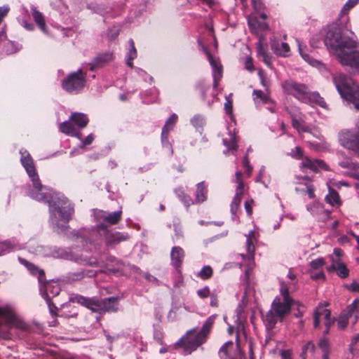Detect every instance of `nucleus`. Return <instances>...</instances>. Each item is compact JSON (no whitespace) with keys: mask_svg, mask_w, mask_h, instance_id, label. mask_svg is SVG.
I'll return each instance as SVG.
<instances>
[{"mask_svg":"<svg viewBox=\"0 0 359 359\" xmlns=\"http://www.w3.org/2000/svg\"><path fill=\"white\" fill-rule=\"evenodd\" d=\"M59 129L62 133L72 137H76L81 140V133L76 131L74 123L71 122L69 120L60 123Z\"/></svg>","mask_w":359,"mask_h":359,"instance_id":"29","label":"nucleus"},{"mask_svg":"<svg viewBox=\"0 0 359 359\" xmlns=\"http://www.w3.org/2000/svg\"><path fill=\"white\" fill-rule=\"evenodd\" d=\"M252 4L256 11H260L263 8V4L261 0H252Z\"/></svg>","mask_w":359,"mask_h":359,"instance_id":"62","label":"nucleus"},{"mask_svg":"<svg viewBox=\"0 0 359 359\" xmlns=\"http://www.w3.org/2000/svg\"><path fill=\"white\" fill-rule=\"evenodd\" d=\"M203 50L207 56L208 62L212 69V76L214 79V86L217 85V81L219 80L222 76V66L218 59L215 58L210 53L203 48Z\"/></svg>","mask_w":359,"mask_h":359,"instance_id":"19","label":"nucleus"},{"mask_svg":"<svg viewBox=\"0 0 359 359\" xmlns=\"http://www.w3.org/2000/svg\"><path fill=\"white\" fill-rule=\"evenodd\" d=\"M95 139V136L93 134L88 135L84 140H83L79 145V148H84L88 145L92 144Z\"/></svg>","mask_w":359,"mask_h":359,"instance_id":"49","label":"nucleus"},{"mask_svg":"<svg viewBox=\"0 0 359 359\" xmlns=\"http://www.w3.org/2000/svg\"><path fill=\"white\" fill-rule=\"evenodd\" d=\"M359 3V0H348L344 5L341 14H346L348 11Z\"/></svg>","mask_w":359,"mask_h":359,"instance_id":"45","label":"nucleus"},{"mask_svg":"<svg viewBox=\"0 0 359 359\" xmlns=\"http://www.w3.org/2000/svg\"><path fill=\"white\" fill-rule=\"evenodd\" d=\"M335 87L347 104H353L356 111H359V86L351 78L343 74L333 76Z\"/></svg>","mask_w":359,"mask_h":359,"instance_id":"7","label":"nucleus"},{"mask_svg":"<svg viewBox=\"0 0 359 359\" xmlns=\"http://www.w3.org/2000/svg\"><path fill=\"white\" fill-rule=\"evenodd\" d=\"M315 345L311 341L307 342L303 347L301 356L305 359L309 353L313 354L315 351Z\"/></svg>","mask_w":359,"mask_h":359,"instance_id":"43","label":"nucleus"},{"mask_svg":"<svg viewBox=\"0 0 359 359\" xmlns=\"http://www.w3.org/2000/svg\"><path fill=\"white\" fill-rule=\"evenodd\" d=\"M293 305L297 306V310H298V311L294 313V316L296 317H297V318L302 317L303 316L304 311L301 310L300 307H302L303 306L299 302H294V301Z\"/></svg>","mask_w":359,"mask_h":359,"instance_id":"61","label":"nucleus"},{"mask_svg":"<svg viewBox=\"0 0 359 359\" xmlns=\"http://www.w3.org/2000/svg\"><path fill=\"white\" fill-rule=\"evenodd\" d=\"M235 182L237 184L236 194L231 203V213L232 219H234L236 212L239 209L242 196L244 191V184L243 180V174L241 171H236L235 174Z\"/></svg>","mask_w":359,"mask_h":359,"instance_id":"13","label":"nucleus"},{"mask_svg":"<svg viewBox=\"0 0 359 359\" xmlns=\"http://www.w3.org/2000/svg\"><path fill=\"white\" fill-rule=\"evenodd\" d=\"M213 323L214 318L212 316L209 317L205 321L200 331H197L196 328L187 331L177 344H180L187 353L190 354L205 343Z\"/></svg>","mask_w":359,"mask_h":359,"instance_id":"5","label":"nucleus"},{"mask_svg":"<svg viewBox=\"0 0 359 359\" xmlns=\"http://www.w3.org/2000/svg\"><path fill=\"white\" fill-rule=\"evenodd\" d=\"M318 346L322 349V351H327L329 348V343L327 339H322L318 342Z\"/></svg>","mask_w":359,"mask_h":359,"instance_id":"56","label":"nucleus"},{"mask_svg":"<svg viewBox=\"0 0 359 359\" xmlns=\"http://www.w3.org/2000/svg\"><path fill=\"white\" fill-rule=\"evenodd\" d=\"M348 289L353 292H359V282L353 281L349 285Z\"/></svg>","mask_w":359,"mask_h":359,"instance_id":"63","label":"nucleus"},{"mask_svg":"<svg viewBox=\"0 0 359 359\" xmlns=\"http://www.w3.org/2000/svg\"><path fill=\"white\" fill-rule=\"evenodd\" d=\"M130 238V236L126 232L113 231L107 230L104 234V240L107 247L114 246L126 241Z\"/></svg>","mask_w":359,"mask_h":359,"instance_id":"18","label":"nucleus"},{"mask_svg":"<svg viewBox=\"0 0 359 359\" xmlns=\"http://www.w3.org/2000/svg\"><path fill=\"white\" fill-rule=\"evenodd\" d=\"M184 257V250L181 247L175 246L171 249V264L175 269L179 270L181 268Z\"/></svg>","mask_w":359,"mask_h":359,"instance_id":"23","label":"nucleus"},{"mask_svg":"<svg viewBox=\"0 0 359 359\" xmlns=\"http://www.w3.org/2000/svg\"><path fill=\"white\" fill-rule=\"evenodd\" d=\"M343 251L340 248H334L333 250V255L330 256H333L335 259H341V257L343 256Z\"/></svg>","mask_w":359,"mask_h":359,"instance_id":"60","label":"nucleus"},{"mask_svg":"<svg viewBox=\"0 0 359 359\" xmlns=\"http://www.w3.org/2000/svg\"><path fill=\"white\" fill-rule=\"evenodd\" d=\"M245 68L250 72L254 71L255 69L252 63V60L250 57H248L246 58L245 62Z\"/></svg>","mask_w":359,"mask_h":359,"instance_id":"57","label":"nucleus"},{"mask_svg":"<svg viewBox=\"0 0 359 359\" xmlns=\"http://www.w3.org/2000/svg\"><path fill=\"white\" fill-rule=\"evenodd\" d=\"M229 139L224 138L223 139V144L226 147V151H224L226 154V152H232L233 153L237 150L238 145L236 143V136L234 134H232L231 132L229 134Z\"/></svg>","mask_w":359,"mask_h":359,"instance_id":"37","label":"nucleus"},{"mask_svg":"<svg viewBox=\"0 0 359 359\" xmlns=\"http://www.w3.org/2000/svg\"><path fill=\"white\" fill-rule=\"evenodd\" d=\"M118 33H119L118 29L116 27H114L111 29H109V31L107 32V37L110 40H113L117 37V36L118 35Z\"/></svg>","mask_w":359,"mask_h":359,"instance_id":"55","label":"nucleus"},{"mask_svg":"<svg viewBox=\"0 0 359 359\" xmlns=\"http://www.w3.org/2000/svg\"><path fill=\"white\" fill-rule=\"evenodd\" d=\"M177 115L175 114H171V116L166 120L165 125L162 129L161 133V140L163 144L168 142V133L172 130L177 121Z\"/></svg>","mask_w":359,"mask_h":359,"instance_id":"28","label":"nucleus"},{"mask_svg":"<svg viewBox=\"0 0 359 359\" xmlns=\"http://www.w3.org/2000/svg\"><path fill=\"white\" fill-rule=\"evenodd\" d=\"M32 14L34 22L38 25L39 29L43 33H47L46 22L43 14L39 12L34 6L32 8Z\"/></svg>","mask_w":359,"mask_h":359,"instance_id":"34","label":"nucleus"},{"mask_svg":"<svg viewBox=\"0 0 359 359\" xmlns=\"http://www.w3.org/2000/svg\"><path fill=\"white\" fill-rule=\"evenodd\" d=\"M19 261L32 274L38 276L39 283L42 282L45 274L43 270L38 269L36 266L25 259L19 258Z\"/></svg>","mask_w":359,"mask_h":359,"instance_id":"31","label":"nucleus"},{"mask_svg":"<svg viewBox=\"0 0 359 359\" xmlns=\"http://www.w3.org/2000/svg\"><path fill=\"white\" fill-rule=\"evenodd\" d=\"M207 188L204 182H201L196 185V191L195 194V201L196 203H203L207 198Z\"/></svg>","mask_w":359,"mask_h":359,"instance_id":"36","label":"nucleus"},{"mask_svg":"<svg viewBox=\"0 0 359 359\" xmlns=\"http://www.w3.org/2000/svg\"><path fill=\"white\" fill-rule=\"evenodd\" d=\"M280 292L283 298L276 297L271 304V309L267 312L264 322L268 328L272 329L278 320H282L285 316L290 313L294 300L288 294L289 287L283 283Z\"/></svg>","mask_w":359,"mask_h":359,"instance_id":"4","label":"nucleus"},{"mask_svg":"<svg viewBox=\"0 0 359 359\" xmlns=\"http://www.w3.org/2000/svg\"><path fill=\"white\" fill-rule=\"evenodd\" d=\"M122 215L121 208L118 210L107 212L101 210H95L94 216L95 220L99 222L104 221L110 225L116 224L121 220Z\"/></svg>","mask_w":359,"mask_h":359,"instance_id":"15","label":"nucleus"},{"mask_svg":"<svg viewBox=\"0 0 359 359\" xmlns=\"http://www.w3.org/2000/svg\"><path fill=\"white\" fill-rule=\"evenodd\" d=\"M253 101L257 107L266 104H273V100L271 98L269 92L266 89L265 92L260 90H254L252 92Z\"/></svg>","mask_w":359,"mask_h":359,"instance_id":"24","label":"nucleus"},{"mask_svg":"<svg viewBox=\"0 0 359 359\" xmlns=\"http://www.w3.org/2000/svg\"><path fill=\"white\" fill-rule=\"evenodd\" d=\"M325 201L333 207H339L341 204L339 194L330 187L328 194L325 196Z\"/></svg>","mask_w":359,"mask_h":359,"instance_id":"33","label":"nucleus"},{"mask_svg":"<svg viewBox=\"0 0 359 359\" xmlns=\"http://www.w3.org/2000/svg\"><path fill=\"white\" fill-rule=\"evenodd\" d=\"M20 154L21 163L32 182L28 195L33 199L48 203L52 227L56 231L63 229L74 215V205L63 195L54 194L51 189L41 184L33 159L27 151L21 150Z\"/></svg>","mask_w":359,"mask_h":359,"instance_id":"1","label":"nucleus"},{"mask_svg":"<svg viewBox=\"0 0 359 359\" xmlns=\"http://www.w3.org/2000/svg\"><path fill=\"white\" fill-rule=\"evenodd\" d=\"M292 118V127L296 129L298 133L310 132V126L305 123L304 114L299 112L297 114L288 111Z\"/></svg>","mask_w":359,"mask_h":359,"instance_id":"21","label":"nucleus"},{"mask_svg":"<svg viewBox=\"0 0 359 359\" xmlns=\"http://www.w3.org/2000/svg\"><path fill=\"white\" fill-rule=\"evenodd\" d=\"M271 48L276 55L284 57L290 55V48L288 43L280 42L276 38L271 40Z\"/></svg>","mask_w":359,"mask_h":359,"instance_id":"22","label":"nucleus"},{"mask_svg":"<svg viewBox=\"0 0 359 359\" xmlns=\"http://www.w3.org/2000/svg\"><path fill=\"white\" fill-rule=\"evenodd\" d=\"M29 251L41 257L61 258L88 266H100L96 258L88 257L86 252L80 253L81 250L78 248L67 250L57 247L37 245L29 247Z\"/></svg>","mask_w":359,"mask_h":359,"instance_id":"3","label":"nucleus"},{"mask_svg":"<svg viewBox=\"0 0 359 359\" xmlns=\"http://www.w3.org/2000/svg\"><path fill=\"white\" fill-rule=\"evenodd\" d=\"M325 264L323 258H318L310 262L311 268L313 269H318L321 268Z\"/></svg>","mask_w":359,"mask_h":359,"instance_id":"48","label":"nucleus"},{"mask_svg":"<svg viewBox=\"0 0 359 359\" xmlns=\"http://www.w3.org/2000/svg\"><path fill=\"white\" fill-rule=\"evenodd\" d=\"M299 52L302 58L313 67H317L320 65V62L310 57L303 49V47L299 40H297Z\"/></svg>","mask_w":359,"mask_h":359,"instance_id":"38","label":"nucleus"},{"mask_svg":"<svg viewBox=\"0 0 359 359\" xmlns=\"http://www.w3.org/2000/svg\"><path fill=\"white\" fill-rule=\"evenodd\" d=\"M266 15L264 13L260 15L252 14L248 16V22L249 27L252 33L258 34L259 32L266 30L268 25L265 22Z\"/></svg>","mask_w":359,"mask_h":359,"instance_id":"16","label":"nucleus"},{"mask_svg":"<svg viewBox=\"0 0 359 359\" xmlns=\"http://www.w3.org/2000/svg\"><path fill=\"white\" fill-rule=\"evenodd\" d=\"M280 355L281 359H292V353L290 349L280 350Z\"/></svg>","mask_w":359,"mask_h":359,"instance_id":"54","label":"nucleus"},{"mask_svg":"<svg viewBox=\"0 0 359 359\" xmlns=\"http://www.w3.org/2000/svg\"><path fill=\"white\" fill-rule=\"evenodd\" d=\"M338 140L343 147L359 151V134L349 130H343L339 133Z\"/></svg>","mask_w":359,"mask_h":359,"instance_id":"12","label":"nucleus"},{"mask_svg":"<svg viewBox=\"0 0 359 359\" xmlns=\"http://www.w3.org/2000/svg\"><path fill=\"white\" fill-rule=\"evenodd\" d=\"M69 121L74 123L79 128H85L89 121L86 114L79 112L72 113L69 117Z\"/></svg>","mask_w":359,"mask_h":359,"instance_id":"30","label":"nucleus"},{"mask_svg":"<svg viewBox=\"0 0 359 359\" xmlns=\"http://www.w3.org/2000/svg\"><path fill=\"white\" fill-rule=\"evenodd\" d=\"M78 302L93 312L103 313L102 299L97 298H87L84 297H79Z\"/></svg>","mask_w":359,"mask_h":359,"instance_id":"20","label":"nucleus"},{"mask_svg":"<svg viewBox=\"0 0 359 359\" xmlns=\"http://www.w3.org/2000/svg\"><path fill=\"white\" fill-rule=\"evenodd\" d=\"M40 284L41 294L50 306V299L59 294L60 292V286L57 283L53 281H48L44 283L41 282Z\"/></svg>","mask_w":359,"mask_h":359,"instance_id":"17","label":"nucleus"},{"mask_svg":"<svg viewBox=\"0 0 359 359\" xmlns=\"http://www.w3.org/2000/svg\"><path fill=\"white\" fill-rule=\"evenodd\" d=\"M175 192L187 207H189L194 203L190 196L186 194L182 188L176 189Z\"/></svg>","mask_w":359,"mask_h":359,"instance_id":"40","label":"nucleus"},{"mask_svg":"<svg viewBox=\"0 0 359 359\" xmlns=\"http://www.w3.org/2000/svg\"><path fill=\"white\" fill-rule=\"evenodd\" d=\"M330 259L332 264L328 268V271H330V269L334 270L339 277L342 278H346L348 276V270L341 259H335L333 256H330Z\"/></svg>","mask_w":359,"mask_h":359,"instance_id":"25","label":"nucleus"},{"mask_svg":"<svg viewBox=\"0 0 359 359\" xmlns=\"http://www.w3.org/2000/svg\"><path fill=\"white\" fill-rule=\"evenodd\" d=\"M246 250L247 255L241 254V257L245 262L247 269L245 270V276L248 278L250 271L252 270L255 265L254 255H255V242L256 241L255 236V231H250L246 236Z\"/></svg>","mask_w":359,"mask_h":359,"instance_id":"9","label":"nucleus"},{"mask_svg":"<svg viewBox=\"0 0 359 359\" xmlns=\"http://www.w3.org/2000/svg\"><path fill=\"white\" fill-rule=\"evenodd\" d=\"M243 167L245 168V171H246L247 175L248 176H250L251 172H252V168L250 165V162H249V160H248V154H246L243 157Z\"/></svg>","mask_w":359,"mask_h":359,"instance_id":"53","label":"nucleus"},{"mask_svg":"<svg viewBox=\"0 0 359 359\" xmlns=\"http://www.w3.org/2000/svg\"><path fill=\"white\" fill-rule=\"evenodd\" d=\"M329 306L328 302L320 303L319 305L316 307L313 312V326L317 328L320 324V320L322 318L325 319V324L326 326V330H325V333L327 334L329 332V329L331 326L332 320H331V313L329 309H325V306Z\"/></svg>","mask_w":359,"mask_h":359,"instance_id":"14","label":"nucleus"},{"mask_svg":"<svg viewBox=\"0 0 359 359\" xmlns=\"http://www.w3.org/2000/svg\"><path fill=\"white\" fill-rule=\"evenodd\" d=\"M130 50L127 55L126 64L128 66L133 67V60L137 57V50L135 47L134 41L130 39L129 40Z\"/></svg>","mask_w":359,"mask_h":359,"instance_id":"39","label":"nucleus"},{"mask_svg":"<svg viewBox=\"0 0 359 359\" xmlns=\"http://www.w3.org/2000/svg\"><path fill=\"white\" fill-rule=\"evenodd\" d=\"M359 299H355L349 304L344 310L341 311L337 319V327L339 330H344L348 323V318L353 315L355 316V322L358 318Z\"/></svg>","mask_w":359,"mask_h":359,"instance_id":"11","label":"nucleus"},{"mask_svg":"<svg viewBox=\"0 0 359 359\" xmlns=\"http://www.w3.org/2000/svg\"><path fill=\"white\" fill-rule=\"evenodd\" d=\"M0 321L6 323V327L25 330L27 328V325L16 318L13 311L8 307H0Z\"/></svg>","mask_w":359,"mask_h":359,"instance_id":"10","label":"nucleus"},{"mask_svg":"<svg viewBox=\"0 0 359 359\" xmlns=\"http://www.w3.org/2000/svg\"><path fill=\"white\" fill-rule=\"evenodd\" d=\"M324 41L341 65L349 67L354 74L359 72V41L353 33L348 36L341 34L337 29H329Z\"/></svg>","mask_w":359,"mask_h":359,"instance_id":"2","label":"nucleus"},{"mask_svg":"<svg viewBox=\"0 0 359 359\" xmlns=\"http://www.w3.org/2000/svg\"><path fill=\"white\" fill-rule=\"evenodd\" d=\"M295 191L299 194H306V187L304 184L299 183V186L295 187Z\"/></svg>","mask_w":359,"mask_h":359,"instance_id":"64","label":"nucleus"},{"mask_svg":"<svg viewBox=\"0 0 359 359\" xmlns=\"http://www.w3.org/2000/svg\"><path fill=\"white\" fill-rule=\"evenodd\" d=\"M226 101L224 104V110L226 114H231L232 111V102L228 97L226 98Z\"/></svg>","mask_w":359,"mask_h":359,"instance_id":"58","label":"nucleus"},{"mask_svg":"<svg viewBox=\"0 0 359 359\" xmlns=\"http://www.w3.org/2000/svg\"><path fill=\"white\" fill-rule=\"evenodd\" d=\"M118 299L109 297L102 299L103 312L116 311L118 310Z\"/></svg>","mask_w":359,"mask_h":359,"instance_id":"35","label":"nucleus"},{"mask_svg":"<svg viewBox=\"0 0 359 359\" xmlns=\"http://www.w3.org/2000/svg\"><path fill=\"white\" fill-rule=\"evenodd\" d=\"M213 273L212 269L211 266L206 265L204 266L201 271L198 272V277H200L203 280H207L212 277Z\"/></svg>","mask_w":359,"mask_h":359,"instance_id":"42","label":"nucleus"},{"mask_svg":"<svg viewBox=\"0 0 359 359\" xmlns=\"http://www.w3.org/2000/svg\"><path fill=\"white\" fill-rule=\"evenodd\" d=\"M210 289L208 286L197 290V294L200 298H207L210 295Z\"/></svg>","mask_w":359,"mask_h":359,"instance_id":"52","label":"nucleus"},{"mask_svg":"<svg viewBox=\"0 0 359 359\" xmlns=\"http://www.w3.org/2000/svg\"><path fill=\"white\" fill-rule=\"evenodd\" d=\"M304 186L306 187V194H308L310 198H314L315 194L313 184H311L309 182H306L304 183Z\"/></svg>","mask_w":359,"mask_h":359,"instance_id":"50","label":"nucleus"},{"mask_svg":"<svg viewBox=\"0 0 359 359\" xmlns=\"http://www.w3.org/2000/svg\"><path fill=\"white\" fill-rule=\"evenodd\" d=\"M233 342L231 341H228L224 343L222 346L219 348V355L221 359H225L227 356V348L229 346H232Z\"/></svg>","mask_w":359,"mask_h":359,"instance_id":"47","label":"nucleus"},{"mask_svg":"<svg viewBox=\"0 0 359 359\" xmlns=\"http://www.w3.org/2000/svg\"><path fill=\"white\" fill-rule=\"evenodd\" d=\"M20 249V245L14 241L0 242V256Z\"/></svg>","mask_w":359,"mask_h":359,"instance_id":"32","label":"nucleus"},{"mask_svg":"<svg viewBox=\"0 0 359 359\" xmlns=\"http://www.w3.org/2000/svg\"><path fill=\"white\" fill-rule=\"evenodd\" d=\"M22 48V46L15 41H9L4 47V50L7 55L15 53Z\"/></svg>","mask_w":359,"mask_h":359,"instance_id":"41","label":"nucleus"},{"mask_svg":"<svg viewBox=\"0 0 359 359\" xmlns=\"http://www.w3.org/2000/svg\"><path fill=\"white\" fill-rule=\"evenodd\" d=\"M301 166L302 168H309L312 171H317L319 168L325 170H328V166L323 161L318 159L313 160L308 157H306L303 159L302 162L301 163Z\"/></svg>","mask_w":359,"mask_h":359,"instance_id":"27","label":"nucleus"},{"mask_svg":"<svg viewBox=\"0 0 359 359\" xmlns=\"http://www.w3.org/2000/svg\"><path fill=\"white\" fill-rule=\"evenodd\" d=\"M86 75L81 69L76 72H72L62 81V88L69 93L77 94L85 86Z\"/></svg>","mask_w":359,"mask_h":359,"instance_id":"8","label":"nucleus"},{"mask_svg":"<svg viewBox=\"0 0 359 359\" xmlns=\"http://www.w3.org/2000/svg\"><path fill=\"white\" fill-rule=\"evenodd\" d=\"M283 91L292 95L304 103L316 104L323 108L326 107V102L317 92H310L308 87L303 83H298L292 80H287L281 83Z\"/></svg>","mask_w":359,"mask_h":359,"instance_id":"6","label":"nucleus"},{"mask_svg":"<svg viewBox=\"0 0 359 359\" xmlns=\"http://www.w3.org/2000/svg\"><path fill=\"white\" fill-rule=\"evenodd\" d=\"M257 53L263 57V60L265 63H268L269 57L261 46L258 48Z\"/></svg>","mask_w":359,"mask_h":359,"instance_id":"59","label":"nucleus"},{"mask_svg":"<svg viewBox=\"0 0 359 359\" xmlns=\"http://www.w3.org/2000/svg\"><path fill=\"white\" fill-rule=\"evenodd\" d=\"M290 156L294 158H298V159L302 158H303L302 150L301 149V148L299 147H296L294 149L291 150Z\"/></svg>","mask_w":359,"mask_h":359,"instance_id":"51","label":"nucleus"},{"mask_svg":"<svg viewBox=\"0 0 359 359\" xmlns=\"http://www.w3.org/2000/svg\"><path fill=\"white\" fill-rule=\"evenodd\" d=\"M113 58L114 55L111 52H107L104 53L99 54L93 60V61L90 63V69L93 71L95 68L102 67L109 62L111 61Z\"/></svg>","mask_w":359,"mask_h":359,"instance_id":"26","label":"nucleus"},{"mask_svg":"<svg viewBox=\"0 0 359 359\" xmlns=\"http://www.w3.org/2000/svg\"><path fill=\"white\" fill-rule=\"evenodd\" d=\"M191 123L196 128H201L204 123V118L201 115H195L191 119Z\"/></svg>","mask_w":359,"mask_h":359,"instance_id":"46","label":"nucleus"},{"mask_svg":"<svg viewBox=\"0 0 359 359\" xmlns=\"http://www.w3.org/2000/svg\"><path fill=\"white\" fill-rule=\"evenodd\" d=\"M306 209L313 215H318L323 210V207L320 203L315 202L313 203L312 204L308 205L306 206Z\"/></svg>","mask_w":359,"mask_h":359,"instance_id":"44","label":"nucleus"}]
</instances>
